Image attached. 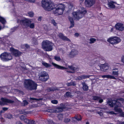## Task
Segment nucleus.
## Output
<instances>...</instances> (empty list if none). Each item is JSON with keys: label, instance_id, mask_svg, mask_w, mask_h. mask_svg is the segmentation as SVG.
<instances>
[{"label": "nucleus", "instance_id": "nucleus-1", "mask_svg": "<svg viewBox=\"0 0 124 124\" xmlns=\"http://www.w3.org/2000/svg\"><path fill=\"white\" fill-rule=\"evenodd\" d=\"M120 101L122 103H124V99L121 98L118 99L116 100L113 101L109 100L108 101L107 103L111 107H113L114 106V109L115 111L120 114V116L121 117H124V112H122L121 109L118 108V107L121 106V103L118 101Z\"/></svg>", "mask_w": 124, "mask_h": 124}, {"label": "nucleus", "instance_id": "nucleus-2", "mask_svg": "<svg viewBox=\"0 0 124 124\" xmlns=\"http://www.w3.org/2000/svg\"><path fill=\"white\" fill-rule=\"evenodd\" d=\"M17 22L20 23L22 26H23V27L27 28L29 27L33 29L35 27L34 23H31V21L30 19L23 17H20L18 18Z\"/></svg>", "mask_w": 124, "mask_h": 124}, {"label": "nucleus", "instance_id": "nucleus-3", "mask_svg": "<svg viewBox=\"0 0 124 124\" xmlns=\"http://www.w3.org/2000/svg\"><path fill=\"white\" fill-rule=\"evenodd\" d=\"M86 12L85 8L83 7H81L76 11L73 13L72 16L74 19L79 20L84 16Z\"/></svg>", "mask_w": 124, "mask_h": 124}, {"label": "nucleus", "instance_id": "nucleus-4", "mask_svg": "<svg viewBox=\"0 0 124 124\" xmlns=\"http://www.w3.org/2000/svg\"><path fill=\"white\" fill-rule=\"evenodd\" d=\"M65 7L64 5L62 4H58L57 6L54 5L52 10H53L54 13L56 15H61L63 13Z\"/></svg>", "mask_w": 124, "mask_h": 124}, {"label": "nucleus", "instance_id": "nucleus-5", "mask_svg": "<svg viewBox=\"0 0 124 124\" xmlns=\"http://www.w3.org/2000/svg\"><path fill=\"white\" fill-rule=\"evenodd\" d=\"M42 7L46 10L50 11L53 8L54 5L51 3L50 0H42L41 1Z\"/></svg>", "mask_w": 124, "mask_h": 124}, {"label": "nucleus", "instance_id": "nucleus-6", "mask_svg": "<svg viewBox=\"0 0 124 124\" xmlns=\"http://www.w3.org/2000/svg\"><path fill=\"white\" fill-rule=\"evenodd\" d=\"M25 87L31 90L36 89L37 84L32 81L30 79L25 80L24 81Z\"/></svg>", "mask_w": 124, "mask_h": 124}, {"label": "nucleus", "instance_id": "nucleus-7", "mask_svg": "<svg viewBox=\"0 0 124 124\" xmlns=\"http://www.w3.org/2000/svg\"><path fill=\"white\" fill-rule=\"evenodd\" d=\"M54 44L49 41H43L42 43V46L43 49L46 51H50L52 49Z\"/></svg>", "mask_w": 124, "mask_h": 124}, {"label": "nucleus", "instance_id": "nucleus-8", "mask_svg": "<svg viewBox=\"0 0 124 124\" xmlns=\"http://www.w3.org/2000/svg\"><path fill=\"white\" fill-rule=\"evenodd\" d=\"M120 39L117 37H111L108 39L107 41L112 45H116L121 41Z\"/></svg>", "mask_w": 124, "mask_h": 124}, {"label": "nucleus", "instance_id": "nucleus-9", "mask_svg": "<svg viewBox=\"0 0 124 124\" xmlns=\"http://www.w3.org/2000/svg\"><path fill=\"white\" fill-rule=\"evenodd\" d=\"M1 60L4 61H7L11 60L12 57L10 53L5 52L1 54L0 55Z\"/></svg>", "mask_w": 124, "mask_h": 124}, {"label": "nucleus", "instance_id": "nucleus-10", "mask_svg": "<svg viewBox=\"0 0 124 124\" xmlns=\"http://www.w3.org/2000/svg\"><path fill=\"white\" fill-rule=\"evenodd\" d=\"M52 65L55 67L56 68L60 69H61V70H64V69H67V68H68L69 69H70L71 70H72V71H68V72H71V73H74V71H76V70H77L76 69L73 67L72 66H68V68H65L64 67H63L61 66H60L59 65L56 64H55L54 63L52 62Z\"/></svg>", "mask_w": 124, "mask_h": 124}, {"label": "nucleus", "instance_id": "nucleus-11", "mask_svg": "<svg viewBox=\"0 0 124 124\" xmlns=\"http://www.w3.org/2000/svg\"><path fill=\"white\" fill-rule=\"evenodd\" d=\"M49 78V76L46 72L45 71L41 72L39 75V79L42 81H46Z\"/></svg>", "mask_w": 124, "mask_h": 124}, {"label": "nucleus", "instance_id": "nucleus-12", "mask_svg": "<svg viewBox=\"0 0 124 124\" xmlns=\"http://www.w3.org/2000/svg\"><path fill=\"white\" fill-rule=\"evenodd\" d=\"M10 51L11 53L16 57L19 56L21 54V53L19 51L13 48H11Z\"/></svg>", "mask_w": 124, "mask_h": 124}, {"label": "nucleus", "instance_id": "nucleus-13", "mask_svg": "<svg viewBox=\"0 0 124 124\" xmlns=\"http://www.w3.org/2000/svg\"><path fill=\"white\" fill-rule=\"evenodd\" d=\"M1 100L2 101H0V105H4L7 103H12L14 101L8 99L1 98Z\"/></svg>", "mask_w": 124, "mask_h": 124}, {"label": "nucleus", "instance_id": "nucleus-14", "mask_svg": "<svg viewBox=\"0 0 124 124\" xmlns=\"http://www.w3.org/2000/svg\"><path fill=\"white\" fill-rule=\"evenodd\" d=\"M115 27L117 30L123 31L124 29V25L121 23H118L115 25Z\"/></svg>", "mask_w": 124, "mask_h": 124}, {"label": "nucleus", "instance_id": "nucleus-15", "mask_svg": "<svg viewBox=\"0 0 124 124\" xmlns=\"http://www.w3.org/2000/svg\"><path fill=\"white\" fill-rule=\"evenodd\" d=\"M95 3L94 0H85V4L86 7H90L94 4Z\"/></svg>", "mask_w": 124, "mask_h": 124}, {"label": "nucleus", "instance_id": "nucleus-16", "mask_svg": "<svg viewBox=\"0 0 124 124\" xmlns=\"http://www.w3.org/2000/svg\"><path fill=\"white\" fill-rule=\"evenodd\" d=\"M63 109L62 107H58L55 109H53L49 110L48 111V112H50L58 113L62 111Z\"/></svg>", "mask_w": 124, "mask_h": 124}, {"label": "nucleus", "instance_id": "nucleus-17", "mask_svg": "<svg viewBox=\"0 0 124 124\" xmlns=\"http://www.w3.org/2000/svg\"><path fill=\"white\" fill-rule=\"evenodd\" d=\"M82 119V117L80 115H78L76 116L74 118H71V121L73 123H75L76 120L80 121Z\"/></svg>", "mask_w": 124, "mask_h": 124}, {"label": "nucleus", "instance_id": "nucleus-18", "mask_svg": "<svg viewBox=\"0 0 124 124\" xmlns=\"http://www.w3.org/2000/svg\"><path fill=\"white\" fill-rule=\"evenodd\" d=\"M108 64L107 63L102 64L101 65L100 69L102 71H105L108 68Z\"/></svg>", "mask_w": 124, "mask_h": 124}, {"label": "nucleus", "instance_id": "nucleus-19", "mask_svg": "<svg viewBox=\"0 0 124 124\" xmlns=\"http://www.w3.org/2000/svg\"><path fill=\"white\" fill-rule=\"evenodd\" d=\"M116 4V2L111 1L108 2V7L111 8H113L115 7V4Z\"/></svg>", "mask_w": 124, "mask_h": 124}, {"label": "nucleus", "instance_id": "nucleus-20", "mask_svg": "<svg viewBox=\"0 0 124 124\" xmlns=\"http://www.w3.org/2000/svg\"><path fill=\"white\" fill-rule=\"evenodd\" d=\"M78 53V52L77 50H72L69 54V56L71 58L74 57Z\"/></svg>", "mask_w": 124, "mask_h": 124}, {"label": "nucleus", "instance_id": "nucleus-21", "mask_svg": "<svg viewBox=\"0 0 124 124\" xmlns=\"http://www.w3.org/2000/svg\"><path fill=\"white\" fill-rule=\"evenodd\" d=\"M59 36L61 39L65 41H70V40L67 38L66 37L64 36L62 33L59 34Z\"/></svg>", "mask_w": 124, "mask_h": 124}, {"label": "nucleus", "instance_id": "nucleus-22", "mask_svg": "<svg viewBox=\"0 0 124 124\" xmlns=\"http://www.w3.org/2000/svg\"><path fill=\"white\" fill-rule=\"evenodd\" d=\"M103 78H108L116 79V78L113 76L110 75H105L101 76Z\"/></svg>", "mask_w": 124, "mask_h": 124}, {"label": "nucleus", "instance_id": "nucleus-23", "mask_svg": "<svg viewBox=\"0 0 124 124\" xmlns=\"http://www.w3.org/2000/svg\"><path fill=\"white\" fill-rule=\"evenodd\" d=\"M90 76H85L83 75L82 76H79L76 79L77 80H81L83 79H85L87 78H89Z\"/></svg>", "mask_w": 124, "mask_h": 124}, {"label": "nucleus", "instance_id": "nucleus-24", "mask_svg": "<svg viewBox=\"0 0 124 124\" xmlns=\"http://www.w3.org/2000/svg\"><path fill=\"white\" fill-rule=\"evenodd\" d=\"M69 19L70 22V28H71L74 26V23L73 19L71 17H69Z\"/></svg>", "mask_w": 124, "mask_h": 124}, {"label": "nucleus", "instance_id": "nucleus-25", "mask_svg": "<svg viewBox=\"0 0 124 124\" xmlns=\"http://www.w3.org/2000/svg\"><path fill=\"white\" fill-rule=\"evenodd\" d=\"M83 85V89L84 90L87 91L88 89V86L86 85L85 83H82Z\"/></svg>", "mask_w": 124, "mask_h": 124}, {"label": "nucleus", "instance_id": "nucleus-26", "mask_svg": "<svg viewBox=\"0 0 124 124\" xmlns=\"http://www.w3.org/2000/svg\"><path fill=\"white\" fill-rule=\"evenodd\" d=\"M7 89V88L6 87H1L0 88V92H1L2 91L6 93H8L6 91Z\"/></svg>", "mask_w": 124, "mask_h": 124}, {"label": "nucleus", "instance_id": "nucleus-27", "mask_svg": "<svg viewBox=\"0 0 124 124\" xmlns=\"http://www.w3.org/2000/svg\"><path fill=\"white\" fill-rule=\"evenodd\" d=\"M0 22L3 25L6 23V21L3 18L0 16Z\"/></svg>", "mask_w": 124, "mask_h": 124}, {"label": "nucleus", "instance_id": "nucleus-28", "mask_svg": "<svg viewBox=\"0 0 124 124\" xmlns=\"http://www.w3.org/2000/svg\"><path fill=\"white\" fill-rule=\"evenodd\" d=\"M42 64L46 67H48L51 66V65L45 62H43L42 63Z\"/></svg>", "mask_w": 124, "mask_h": 124}, {"label": "nucleus", "instance_id": "nucleus-29", "mask_svg": "<svg viewBox=\"0 0 124 124\" xmlns=\"http://www.w3.org/2000/svg\"><path fill=\"white\" fill-rule=\"evenodd\" d=\"M90 43H93L96 41V39L94 38H91L90 39Z\"/></svg>", "mask_w": 124, "mask_h": 124}, {"label": "nucleus", "instance_id": "nucleus-30", "mask_svg": "<svg viewBox=\"0 0 124 124\" xmlns=\"http://www.w3.org/2000/svg\"><path fill=\"white\" fill-rule=\"evenodd\" d=\"M76 84L73 81H72L70 83H68L67 84V85L70 86L71 85H74Z\"/></svg>", "mask_w": 124, "mask_h": 124}, {"label": "nucleus", "instance_id": "nucleus-31", "mask_svg": "<svg viewBox=\"0 0 124 124\" xmlns=\"http://www.w3.org/2000/svg\"><path fill=\"white\" fill-rule=\"evenodd\" d=\"M29 16L31 17H32L33 16L34 14L32 12H29L28 13Z\"/></svg>", "mask_w": 124, "mask_h": 124}, {"label": "nucleus", "instance_id": "nucleus-32", "mask_svg": "<svg viewBox=\"0 0 124 124\" xmlns=\"http://www.w3.org/2000/svg\"><path fill=\"white\" fill-rule=\"evenodd\" d=\"M73 4L71 3H69V4H68V7L70 10L73 7Z\"/></svg>", "mask_w": 124, "mask_h": 124}, {"label": "nucleus", "instance_id": "nucleus-33", "mask_svg": "<svg viewBox=\"0 0 124 124\" xmlns=\"http://www.w3.org/2000/svg\"><path fill=\"white\" fill-rule=\"evenodd\" d=\"M71 93L70 92H67L66 94V96L68 97H71L72 95H71Z\"/></svg>", "mask_w": 124, "mask_h": 124}, {"label": "nucleus", "instance_id": "nucleus-34", "mask_svg": "<svg viewBox=\"0 0 124 124\" xmlns=\"http://www.w3.org/2000/svg\"><path fill=\"white\" fill-rule=\"evenodd\" d=\"M51 21L52 23L54 26H57V23H56L54 19H52Z\"/></svg>", "mask_w": 124, "mask_h": 124}, {"label": "nucleus", "instance_id": "nucleus-35", "mask_svg": "<svg viewBox=\"0 0 124 124\" xmlns=\"http://www.w3.org/2000/svg\"><path fill=\"white\" fill-rule=\"evenodd\" d=\"M22 47V48H24L26 49V48H28L29 47V46L27 44H25L23 45Z\"/></svg>", "mask_w": 124, "mask_h": 124}, {"label": "nucleus", "instance_id": "nucleus-36", "mask_svg": "<svg viewBox=\"0 0 124 124\" xmlns=\"http://www.w3.org/2000/svg\"><path fill=\"white\" fill-rule=\"evenodd\" d=\"M63 117V115L61 114H60L58 115V118L60 120H61Z\"/></svg>", "mask_w": 124, "mask_h": 124}, {"label": "nucleus", "instance_id": "nucleus-37", "mask_svg": "<svg viewBox=\"0 0 124 124\" xmlns=\"http://www.w3.org/2000/svg\"><path fill=\"white\" fill-rule=\"evenodd\" d=\"M54 59L57 61H59L60 60V57L58 56H55L54 57Z\"/></svg>", "mask_w": 124, "mask_h": 124}, {"label": "nucleus", "instance_id": "nucleus-38", "mask_svg": "<svg viewBox=\"0 0 124 124\" xmlns=\"http://www.w3.org/2000/svg\"><path fill=\"white\" fill-rule=\"evenodd\" d=\"M20 113L22 114H23L24 115H26L27 114L28 112L24 111V110H21L20 111Z\"/></svg>", "mask_w": 124, "mask_h": 124}, {"label": "nucleus", "instance_id": "nucleus-39", "mask_svg": "<svg viewBox=\"0 0 124 124\" xmlns=\"http://www.w3.org/2000/svg\"><path fill=\"white\" fill-rule=\"evenodd\" d=\"M70 120L69 118H66L65 119L64 122L65 123H67L69 122Z\"/></svg>", "mask_w": 124, "mask_h": 124}, {"label": "nucleus", "instance_id": "nucleus-40", "mask_svg": "<svg viewBox=\"0 0 124 124\" xmlns=\"http://www.w3.org/2000/svg\"><path fill=\"white\" fill-rule=\"evenodd\" d=\"M51 102L54 104H56L58 103V101L56 100H53L51 101Z\"/></svg>", "mask_w": 124, "mask_h": 124}, {"label": "nucleus", "instance_id": "nucleus-41", "mask_svg": "<svg viewBox=\"0 0 124 124\" xmlns=\"http://www.w3.org/2000/svg\"><path fill=\"white\" fill-rule=\"evenodd\" d=\"M35 121L33 120H29L28 124H34Z\"/></svg>", "mask_w": 124, "mask_h": 124}, {"label": "nucleus", "instance_id": "nucleus-42", "mask_svg": "<svg viewBox=\"0 0 124 124\" xmlns=\"http://www.w3.org/2000/svg\"><path fill=\"white\" fill-rule=\"evenodd\" d=\"M54 34V35L53 37V38L54 39H55V38H56V37H57L58 36V34L57 33H55Z\"/></svg>", "mask_w": 124, "mask_h": 124}, {"label": "nucleus", "instance_id": "nucleus-43", "mask_svg": "<svg viewBox=\"0 0 124 124\" xmlns=\"http://www.w3.org/2000/svg\"><path fill=\"white\" fill-rule=\"evenodd\" d=\"M23 106H24L28 104V102L26 100H24L23 101Z\"/></svg>", "mask_w": 124, "mask_h": 124}, {"label": "nucleus", "instance_id": "nucleus-44", "mask_svg": "<svg viewBox=\"0 0 124 124\" xmlns=\"http://www.w3.org/2000/svg\"><path fill=\"white\" fill-rule=\"evenodd\" d=\"M112 74L114 75H117L118 74V71H113L112 72Z\"/></svg>", "mask_w": 124, "mask_h": 124}, {"label": "nucleus", "instance_id": "nucleus-45", "mask_svg": "<svg viewBox=\"0 0 124 124\" xmlns=\"http://www.w3.org/2000/svg\"><path fill=\"white\" fill-rule=\"evenodd\" d=\"M93 99L94 100H97L99 99V98L96 96H93Z\"/></svg>", "mask_w": 124, "mask_h": 124}, {"label": "nucleus", "instance_id": "nucleus-46", "mask_svg": "<svg viewBox=\"0 0 124 124\" xmlns=\"http://www.w3.org/2000/svg\"><path fill=\"white\" fill-rule=\"evenodd\" d=\"M48 122L50 124H54V122L52 120H49Z\"/></svg>", "mask_w": 124, "mask_h": 124}, {"label": "nucleus", "instance_id": "nucleus-47", "mask_svg": "<svg viewBox=\"0 0 124 124\" xmlns=\"http://www.w3.org/2000/svg\"><path fill=\"white\" fill-rule=\"evenodd\" d=\"M24 122L27 123L28 124L29 120L25 118L24 120Z\"/></svg>", "mask_w": 124, "mask_h": 124}, {"label": "nucleus", "instance_id": "nucleus-48", "mask_svg": "<svg viewBox=\"0 0 124 124\" xmlns=\"http://www.w3.org/2000/svg\"><path fill=\"white\" fill-rule=\"evenodd\" d=\"M20 119L22 120H24V119L25 118V117L23 115H22L21 116V117H20Z\"/></svg>", "mask_w": 124, "mask_h": 124}, {"label": "nucleus", "instance_id": "nucleus-49", "mask_svg": "<svg viewBox=\"0 0 124 124\" xmlns=\"http://www.w3.org/2000/svg\"><path fill=\"white\" fill-rule=\"evenodd\" d=\"M107 113L109 114H116V113L113 111H111L108 112Z\"/></svg>", "mask_w": 124, "mask_h": 124}, {"label": "nucleus", "instance_id": "nucleus-50", "mask_svg": "<svg viewBox=\"0 0 124 124\" xmlns=\"http://www.w3.org/2000/svg\"><path fill=\"white\" fill-rule=\"evenodd\" d=\"M121 60L122 62L124 63V56H122Z\"/></svg>", "mask_w": 124, "mask_h": 124}, {"label": "nucleus", "instance_id": "nucleus-51", "mask_svg": "<svg viewBox=\"0 0 124 124\" xmlns=\"http://www.w3.org/2000/svg\"><path fill=\"white\" fill-rule=\"evenodd\" d=\"M12 117V115L10 114H8V115L7 117L8 118H11Z\"/></svg>", "mask_w": 124, "mask_h": 124}, {"label": "nucleus", "instance_id": "nucleus-52", "mask_svg": "<svg viewBox=\"0 0 124 124\" xmlns=\"http://www.w3.org/2000/svg\"><path fill=\"white\" fill-rule=\"evenodd\" d=\"M117 124H124V122H120L118 121L117 123Z\"/></svg>", "mask_w": 124, "mask_h": 124}, {"label": "nucleus", "instance_id": "nucleus-53", "mask_svg": "<svg viewBox=\"0 0 124 124\" xmlns=\"http://www.w3.org/2000/svg\"><path fill=\"white\" fill-rule=\"evenodd\" d=\"M98 113L99 114L100 116H102L103 115V113H102L101 112V111H99L98 112Z\"/></svg>", "mask_w": 124, "mask_h": 124}, {"label": "nucleus", "instance_id": "nucleus-54", "mask_svg": "<svg viewBox=\"0 0 124 124\" xmlns=\"http://www.w3.org/2000/svg\"><path fill=\"white\" fill-rule=\"evenodd\" d=\"M30 100H39V99H37L35 98H30Z\"/></svg>", "mask_w": 124, "mask_h": 124}, {"label": "nucleus", "instance_id": "nucleus-55", "mask_svg": "<svg viewBox=\"0 0 124 124\" xmlns=\"http://www.w3.org/2000/svg\"><path fill=\"white\" fill-rule=\"evenodd\" d=\"M42 17H39L38 18V20L39 21H40L42 20Z\"/></svg>", "mask_w": 124, "mask_h": 124}, {"label": "nucleus", "instance_id": "nucleus-56", "mask_svg": "<svg viewBox=\"0 0 124 124\" xmlns=\"http://www.w3.org/2000/svg\"><path fill=\"white\" fill-rule=\"evenodd\" d=\"M36 0H29V1L31 2L34 3Z\"/></svg>", "mask_w": 124, "mask_h": 124}, {"label": "nucleus", "instance_id": "nucleus-57", "mask_svg": "<svg viewBox=\"0 0 124 124\" xmlns=\"http://www.w3.org/2000/svg\"><path fill=\"white\" fill-rule=\"evenodd\" d=\"M2 109L4 111H6L8 109V108H3Z\"/></svg>", "mask_w": 124, "mask_h": 124}, {"label": "nucleus", "instance_id": "nucleus-58", "mask_svg": "<svg viewBox=\"0 0 124 124\" xmlns=\"http://www.w3.org/2000/svg\"><path fill=\"white\" fill-rule=\"evenodd\" d=\"M5 44H8L9 45V42L8 41H6L5 42Z\"/></svg>", "mask_w": 124, "mask_h": 124}, {"label": "nucleus", "instance_id": "nucleus-59", "mask_svg": "<svg viewBox=\"0 0 124 124\" xmlns=\"http://www.w3.org/2000/svg\"><path fill=\"white\" fill-rule=\"evenodd\" d=\"M111 28V29L110 31L111 32H112L113 30V29H114L113 27H112Z\"/></svg>", "mask_w": 124, "mask_h": 124}, {"label": "nucleus", "instance_id": "nucleus-60", "mask_svg": "<svg viewBox=\"0 0 124 124\" xmlns=\"http://www.w3.org/2000/svg\"><path fill=\"white\" fill-rule=\"evenodd\" d=\"M103 100L102 99H101L99 100V102L100 103H101L103 102Z\"/></svg>", "mask_w": 124, "mask_h": 124}, {"label": "nucleus", "instance_id": "nucleus-61", "mask_svg": "<svg viewBox=\"0 0 124 124\" xmlns=\"http://www.w3.org/2000/svg\"><path fill=\"white\" fill-rule=\"evenodd\" d=\"M4 28H5L4 26L3 27H1L0 26V30Z\"/></svg>", "mask_w": 124, "mask_h": 124}, {"label": "nucleus", "instance_id": "nucleus-62", "mask_svg": "<svg viewBox=\"0 0 124 124\" xmlns=\"http://www.w3.org/2000/svg\"><path fill=\"white\" fill-rule=\"evenodd\" d=\"M75 35L76 36L78 37V36L79 34H78V33H76L75 34Z\"/></svg>", "mask_w": 124, "mask_h": 124}, {"label": "nucleus", "instance_id": "nucleus-63", "mask_svg": "<svg viewBox=\"0 0 124 124\" xmlns=\"http://www.w3.org/2000/svg\"><path fill=\"white\" fill-rule=\"evenodd\" d=\"M16 124H22L20 122H16Z\"/></svg>", "mask_w": 124, "mask_h": 124}, {"label": "nucleus", "instance_id": "nucleus-64", "mask_svg": "<svg viewBox=\"0 0 124 124\" xmlns=\"http://www.w3.org/2000/svg\"><path fill=\"white\" fill-rule=\"evenodd\" d=\"M52 90V89H51L50 88H48L47 90L48 91H50Z\"/></svg>", "mask_w": 124, "mask_h": 124}]
</instances>
